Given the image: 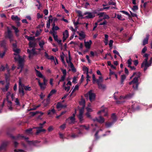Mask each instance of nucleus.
<instances>
[{"label":"nucleus","instance_id":"f257e3e1","mask_svg":"<svg viewBox=\"0 0 152 152\" xmlns=\"http://www.w3.org/2000/svg\"><path fill=\"white\" fill-rule=\"evenodd\" d=\"M13 51L16 53H14V54L15 55V56L14 58L15 61H18V69H21V70L19 73L23 69V68L24 64V59L23 58H21L20 56L18 54L20 53V50L19 49L17 48H15L13 49Z\"/></svg>","mask_w":152,"mask_h":152},{"label":"nucleus","instance_id":"f03ea898","mask_svg":"<svg viewBox=\"0 0 152 152\" xmlns=\"http://www.w3.org/2000/svg\"><path fill=\"white\" fill-rule=\"evenodd\" d=\"M141 76V74L140 72H135L133 73L132 75L130 77V79H131L133 77L135 76L133 80L129 83V84L130 85L133 84V87L135 90L137 89L139 84L138 79Z\"/></svg>","mask_w":152,"mask_h":152},{"label":"nucleus","instance_id":"7ed1b4c3","mask_svg":"<svg viewBox=\"0 0 152 152\" xmlns=\"http://www.w3.org/2000/svg\"><path fill=\"white\" fill-rule=\"evenodd\" d=\"M11 131V130L10 129L9 131L7 132V135H10V137L11 138L14 140H18L19 138H24V139L26 140V141L29 144H32L33 145H34L35 144L37 143L38 142V141L37 140L36 141H29L28 140V137H25L24 136L21 135L20 134L18 135L16 137H15L14 136H12L10 135V133H9V131Z\"/></svg>","mask_w":152,"mask_h":152},{"label":"nucleus","instance_id":"20e7f679","mask_svg":"<svg viewBox=\"0 0 152 152\" xmlns=\"http://www.w3.org/2000/svg\"><path fill=\"white\" fill-rule=\"evenodd\" d=\"M93 83L94 84L96 83L98 86V88L100 89H104L106 88L105 85L102 84L103 81V78L102 76L99 77V79L96 78L95 75L94 74L92 75Z\"/></svg>","mask_w":152,"mask_h":152},{"label":"nucleus","instance_id":"39448f33","mask_svg":"<svg viewBox=\"0 0 152 152\" xmlns=\"http://www.w3.org/2000/svg\"><path fill=\"white\" fill-rule=\"evenodd\" d=\"M127 109V110L126 111L125 113L131 112V111H134L136 110H138L140 109V106L138 105V104L136 103L132 105L131 106H128L127 108L125 107Z\"/></svg>","mask_w":152,"mask_h":152},{"label":"nucleus","instance_id":"423d86ee","mask_svg":"<svg viewBox=\"0 0 152 152\" xmlns=\"http://www.w3.org/2000/svg\"><path fill=\"white\" fill-rule=\"evenodd\" d=\"M19 93L20 95L21 96H23L24 94V92L23 90V87L24 86V84L22 83L21 79L20 77L19 78Z\"/></svg>","mask_w":152,"mask_h":152},{"label":"nucleus","instance_id":"0eeeda50","mask_svg":"<svg viewBox=\"0 0 152 152\" xmlns=\"http://www.w3.org/2000/svg\"><path fill=\"white\" fill-rule=\"evenodd\" d=\"M71 58L70 55V54L69 51V59L68 60L67 58L66 59V62L68 64V65L70 66L72 71L74 72H76V69L74 67L73 63L71 61Z\"/></svg>","mask_w":152,"mask_h":152},{"label":"nucleus","instance_id":"6e6552de","mask_svg":"<svg viewBox=\"0 0 152 152\" xmlns=\"http://www.w3.org/2000/svg\"><path fill=\"white\" fill-rule=\"evenodd\" d=\"M88 95L89 97V99L90 101L92 102L95 100L96 97V95L94 93L92 92V90H90L88 92V94H85V97H88Z\"/></svg>","mask_w":152,"mask_h":152},{"label":"nucleus","instance_id":"1a4fd4ad","mask_svg":"<svg viewBox=\"0 0 152 152\" xmlns=\"http://www.w3.org/2000/svg\"><path fill=\"white\" fill-rule=\"evenodd\" d=\"M51 33L52 34L54 40L55 41L57 42L59 45V46L61 48V50H62V44L61 42V40H58V35L56 34V33L54 31L53 32H51Z\"/></svg>","mask_w":152,"mask_h":152},{"label":"nucleus","instance_id":"9d476101","mask_svg":"<svg viewBox=\"0 0 152 152\" xmlns=\"http://www.w3.org/2000/svg\"><path fill=\"white\" fill-rule=\"evenodd\" d=\"M8 29L7 32L5 33V38H8L10 39V41L11 43H12V42L13 41V35L11 31L8 28H7Z\"/></svg>","mask_w":152,"mask_h":152},{"label":"nucleus","instance_id":"9b49d317","mask_svg":"<svg viewBox=\"0 0 152 152\" xmlns=\"http://www.w3.org/2000/svg\"><path fill=\"white\" fill-rule=\"evenodd\" d=\"M151 66V64L148 62L147 59H145L141 64V67L142 68L144 67V71H145L148 68Z\"/></svg>","mask_w":152,"mask_h":152},{"label":"nucleus","instance_id":"f8f14e48","mask_svg":"<svg viewBox=\"0 0 152 152\" xmlns=\"http://www.w3.org/2000/svg\"><path fill=\"white\" fill-rule=\"evenodd\" d=\"M27 52L29 54L28 57L29 58H32L34 55L37 54V52L34 48H32L31 50L28 49L27 50Z\"/></svg>","mask_w":152,"mask_h":152},{"label":"nucleus","instance_id":"ddd939ff","mask_svg":"<svg viewBox=\"0 0 152 152\" xmlns=\"http://www.w3.org/2000/svg\"><path fill=\"white\" fill-rule=\"evenodd\" d=\"M56 91L55 89H52L51 90V91H50V93L48 95V99H47L46 100V101L47 102V104H45L44 106L46 107L47 106L48 104H49L50 103V99H49L50 97L53 95V94H55V93L56 92Z\"/></svg>","mask_w":152,"mask_h":152},{"label":"nucleus","instance_id":"4468645a","mask_svg":"<svg viewBox=\"0 0 152 152\" xmlns=\"http://www.w3.org/2000/svg\"><path fill=\"white\" fill-rule=\"evenodd\" d=\"M84 15H87L84 17H82L81 18L91 19L94 18L95 15L93 14L92 12H86L84 13Z\"/></svg>","mask_w":152,"mask_h":152},{"label":"nucleus","instance_id":"2eb2a0df","mask_svg":"<svg viewBox=\"0 0 152 152\" xmlns=\"http://www.w3.org/2000/svg\"><path fill=\"white\" fill-rule=\"evenodd\" d=\"M66 85V82H64L63 83V87L64 88V89L65 91H68L70 89V86L72 85V83L70 81H69L66 84V85H67V86H65Z\"/></svg>","mask_w":152,"mask_h":152},{"label":"nucleus","instance_id":"dca6fc26","mask_svg":"<svg viewBox=\"0 0 152 152\" xmlns=\"http://www.w3.org/2000/svg\"><path fill=\"white\" fill-rule=\"evenodd\" d=\"M103 113H104V114L103 115L104 116H106L107 115V109L106 108H103L102 109L99 111L97 113L99 115Z\"/></svg>","mask_w":152,"mask_h":152},{"label":"nucleus","instance_id":"f3484780","mask_svg":"<svg viewBox=\"0 0 152 152\" xmlns=\"http://www.w3.org/2000/svg\"><path fill=\"white\" fill-rule=\"evenodd\" d=\"M94 121H96L102 124L104 123V118L101 116H100L98 118H96L93 119Z\"/></svg>","mask_w":152,"mask_h":152},{"label":"nucleus","instance_id":"a211bd4d","mask_svg":"<svg viewBox=\"0 0 152 152\" xmlns=\"http://www.w3.org/2000/svg\"><path fill=\"white\" fill-rule=\"evenodd\" d=\"M132 60L131 58H130L127 61V63L128 64V67L130 68L131 70H135L136 68L134 66H131L132 64Z\"/></svg>","mask_w":152,"mask_h":152},{"label":"nucleus","instance_id":"6ab92c4d","mask_svg":"<svg viewBox=\"0 0 152 152\" xmlns=\"http://www.w3.org/2000/svg\"><path fill=\"white\" fill-rule=\"evenodd\" d=\"M8 144L7 142H4L2 143L0 146V151L2 150L6 151L7 146Z\"/></svg>","mask_w":152,"mask_h":152},{"label":"nucleus","instance_id":"aec40b11","mask_svg":"<svg viewBox=\"0 0 152 152\" xmlns=\"http://www.w3.org/2000/svg\"><path fill=\"white\" fill-rule=\"evenodd\" d=\"M63 42H64L66 39L69 36V34L68 32V31L67 30H66L63 33Z\"/></svg>","mask_w":152,"mask_h":152},{"label":"nucleus","instance_id":"412c9836","mask_svg":"<svg viewBox=\"0 0 152 152\" xmlns=\"http://www.w3.org/2000/svg\"><path fill=\"white\" fill-rule=\"evenodd\" d=\"M79 89V86L78 85H75V87L74 88V89L73 90L72 92L71 93L70 96H72V97H74L75 95V94L74 93V92L76 90H78Z\"/></svg>","mask_w":152,"mask_h":152},{"label":"nucleus","instance_id":"4be33fe9","mask_svg":"<svg viewBox=\"0 0 152 152\" xmlns=\"http://www.w3.org/2000/svg\"><path fill=\"white\" fill-rule=\"evenodd\" d=\"M45 56L48 59L53 61L55 62L54 57L53 56H49L46 52H45Z\"/></svg>","mask_w":152,"mask_h":152},{"label":"nucleus","instance_id":"5701e85b","mask_svg":"<svg viewBox=\"0 0 152 152\" xmlns=\"http://www.w3.org/2000/svg\"><path fill=\"white\" fill-rule=\"evenodd\" d=\"M92 44V41L90 40L89 42H85V45L86 48L88 49H89Z\"/></svg>","mask_w":152,"mask_h":152},{"label":"nucleus","instance_id":"b1692460","mask_svg":"<svg viewBox=\"0 0 152 152\" xmlns=\"http://www.w3.org/2000/svg\"><path fill=\"white\" fill-rule=\"evenodd\" d=\"M38 84L41 90H44L45 89L46 86V84H44V83H41L40 80H39L38 81Z\"/></svg>","mask_w":152,"mask_h":152},{"label":"nucleus","instance_id":"393cba45","mask_svg":"<svg viewBox=\"0 0 152 152\" xmlns=\"http://www.w3.org/2000/svg\"><path fill=\"white\" fill-rule=\"evenodd\" d=\"M149 36V34H147L146 35V37L143 40L142 43L143 45H144L148 43Z\"/></svg>","mask_w":152,"mask_h":152},{"label":"nucleus","instance_id":"a878e982","mask_svg":"<svg viewBox=\"0 0 152 152\" xmlns=\"http://www.w3.org/2000/svg\"><path fill=\"white\" fill-rule=\"evenodd\" d=\"M78 34L80 37L79 38V39H82L85 37L86 35L84 32L83 31H81V32L78 33Z\"/></svg>","mask_w":152,"mask_h":152},{"label":"nucleus","instance_id":"bb28decb","mask_svg":"<svg viewBox=\"0 0 152 152\" xmlns=\"http://www.w3.org/2000/svg\"><path fill=\"white\" fill-rule=\"evenodd\" d=\"M11 19L15 22L20 21V18L18 17L17 16H15L12 15L11 17Z\"/></svg>","mask_w":152,"mask_h":152},{"label":"nucleus","instance_id":"cd10ccee","mask_svg":"<svg viewBox=\"0 0 152 152\" xmlns=\"http://www.w3.org/2000/svg\"><path fill=\"white\" fill-rule=\"evenodd\" d=\"M8 103L7 104V106L9 107V109L12 110V102L10 101L9 99L8 100H7Z\"/></svg>","mask_w":152,"mask_h":152},{"label":"nucleus","instance_id":"c85d7f7f","mask_svg":"<svg viewBox=\"0 0 152 152\" xmlns=\"http://www.w3.org/2000/svg\"><path fill=\"white\" fill-rule=\"evenodd\" d=\"M46 130L44 129H38L37 130L36 132L35 133V134L36 135H38L41 132H45Z\"/></svg>","mask_w":152,"mask_h":152},{"label":"nucleus","instance_id":"c756f323","mask_svg":"<svg viewBox=\"0 0 152 152\" xmlns=\"http://www.w3.org/2000/svg\"><path fill=\"white\" fill-rule=\"evenodd\" d=\"M69 119L71 121V122L69 123V124H74L75 123V118L72 116L68 118L66 120V121H68Z\"/></svg>","mask_w":152,"mask_h":152},{"label":"nucleus","instance_id":"7c9ffc66","mask_svg":"<svg viewBox=\"0 0 152 152\" xmlns=\"http://www.w3.org/2000/svg\"><path fill=\"white\" fill-rule=\"evenodd\" d=\"M35 70L36 72V75L37 76L40 78H43V75L39 71L37 70L36 69H35Z\"/></svg>","mask_w":152,"mask_h":152},{"label":"nucleus","instance_id":"2f4dec72","mask_svg":"<svg viewBox=\"0 0 152 152\" xmlns=\"http://www.w3.org/2000/svg\"><path fill=\"white\" fill-rule=\"evenodd\" d=\"M36 43L35 42H29V47L31 48H34L36 46Z\"/></svg>","mask_w":152,"mask_h":152},{"label":"nucleus","instance_id":"473e14b6","mask_svg":"<svg viewBox=\"0 0 152 152\" xmlns=\"http://www.w3.org/2000/svg\"><path fill=\"white\" fill-rule=\"evenodd\" d=\"M148 3V2H145L144 3L143 5V10L147 12H148L149 11L146 8V5Z\"/></svg>","mask_w":152,"mask_h":152},{"label":"nucleus","instance_id":"72a5a7b5","mask_svg":"<svg viewBox=\"0 0 152 152\" xmlns=\"http://www.w3.org/2000/svg\"><path fill=\"white\" fill-rule=\"evenodd\" d=\"M79 104L82 106V107H85V101L84 99H82L81 101L79 102Z\"/></svg>","mask_w":152,"mask_h":152},{"label":"nucleus","instance_id":"f704fd0d","mask_svg":"<svg viewBox=\"0 0 152 152\" xmlns=\"http://www.w3.org/2000/svg\"><path fill=\"white\" fill-rule=\"evenodd\" d=\"M13 47V49L17 48V42L16 40H14L11 43Z\"/></svg>","mask_w":152,"mask_h":152},{"label":"nucleus","instance_id":"c9c22d12","mask_svg":"<svg viewBox=\"0 0 152 152\" xmlns=\"http://www.w3.org/2000/svg\"><path fill=\"white\" fill-rule=\"evenodd\" d=\"M112 75H114L115 78L116 79L118 78V76L117 74H115V72L113 71H112L110 69V73H109V75L110 76Z\"/></svg>","mask_w":152,"mask_h":152},{"label":"nucleus","instance_id":"e433bc0d","mask_svg":"<svg viewBox=\"0 0 152 152\" xmlns=\"http://www.w3.org/2000/svg\"><path fill=\"white\" fill-rule=\"evenodd\" d=\"M45 44V42L44 40H41L39 42V45L40 47L42 49L44 48V45Z\"/></svg>","mask_w":152,"mask_h":152},{"label":"nucleus","instance_id":"4c0bfd02","mask_svg":"<svg viewBox=\"0 0 152 152\" xmlns=\"http://www.w3.org/2000/svg\"><path fill=\"white\" fill-rule=\"evenodd\" d=\"M111 117L112 118L113 120V122L114 123L115 121H116L117 119V117H116V115L115 113H113L112 114Z\"/></svg>","mask_w":152,"mask_h":152},{"label":"nucleus","instance_id":"58836bf2","mask_svg":"<svg viewBox=\"0 0 152 152\" xmlns=\"http://www.w3.org/2000/svg\"><path fill=\"white\" fill-rule=\"evenodd\" d=\"M6 41L5 40H4L3 41H2L0 42V45L2 47H3L5 49V47H6Z\"/></svg>","mask_w":152,"mask_h":152},{"label":"nucleus","instance_id":"ea45409f","mask_svg":"<svg viewBox=\"0 0 152 152\" xmlns=\"http://www.w3.org/2000/svg\"><path fill=\"white\" fill-rule=\"evenodd\" d=\"M63 105L60 102H58L57 103L56 105V108L57 109H59L63 107Z\"/></svg>","mask_w":152,"mask_h":152},{"label":"nucleus","instance_id":"a19ab883","mask_svg":"<svg viewBox=\"0 0 152 152\" xmlns=\"http://www.w3.org/2000/svg\"><path fill=\"white\" fill-rule=\"evenodd\" d=\"M126 78V76L124 75H121V84H124V82Z\"/></svg>","mask_w":152,"mask_h":152},{"label":"nucleus","instance_id":"79ce46f5","mask_svg":"<svg viewBox=\"0 0 152 152\" xmlns=\"http://www.w3.org/2000/svg\"><path fill=\"white\" fill-rule=\"evenodd\" d=\"M78 118L80 122L81 123H82L83 120V115H79Z\"/></svg>","mask_w":152,"mask_h":152},{"label":"nucleus","instance_id":"37998d69","mask_svg":"<svg viewBox=\"0 0 152 152\" xmlns=\"http://www.w3.org/2000/svg\"><path fill=\"white\" fill-rule=\"evenodd\" d=\"M33 130L32 128H30L29 129H27L26 130V132L28 134H32V131Z\"/></svg>","mask_w":152,"mask_h":152},{"label":"nucleus","instance_id":"c03bdc74","mask_svg":"<svg viewBox=\"0 0 152 152\" xmlns=\"http://www.w3.org/2000/svg\"><path fill=\"white\" fill-rule=\"evenodd\" d=\"M114 123L113 121L112 122H107L105 123V125L107 127L110 126Z\"/></svg>","mask_w":152,"mask_h":152},{"label":"nucleus","instance_id":"a18cd8bd","mask_svg":"<svg viewBox=\"0 0 152 152\" xmlns=\"http://www.w3.org/2000/svg\"><path fill=\"white\" fill-rule=\"evenodd\" d=\"M51 112L53 114L55 113V109L53 108L51 110H49L48 112V115H50L51 114Z\"/></svg>","mask_w":152,"mask_h":152},{"label":"nucleus","instance_id":"49530a36","mask_svg":"<svg viewBox=\"0 0 152 152\" xmlns=\"http://www.w3.org/2000/svg\"><path fill=\"white\" fill-rule=\"evenodd\" d=\"M42 31V30L41 29H40L39 30H37L36 31V33L35 34V36L36 37H38V36H39L40 34L41 33Z\"/></svg>","mask_w":152,"mask_h":152},{"label":"nucleus","instance_id":"de8ad7c7","mask_svg":"<svg viewBox=\"0 0 152 152\" xmlns=\"http://www.w3.org/2000/svg\"><path fill=\"white\" fill-rule=\"evenodd\" d=\"M117 18L120 20H125V19L122 17L121 15L119 14L117 15Z\"/></svg>","mask_w":152,"mask_h":152},{"label":"nucleus","instance_id":"09e8293b","mask_svg":"<svg viewBox=\"0 0 152 152\" xmlns=\"http://www.w3.org/2000/svg\"><path fill=\"white\" fill-rule=\"evenodd\" d=\"M109 5H113L115 6H116V3L115 1H109L108 3Z\"/></svg>","mask_w":152,"mask_h":152},{"label":"nucleus","instance_id":"8fccbe9b","mask_svg":"<svg viewBox=\"0 0 152 152\" xmlns=\"http://www.w3.org/2000/svg\"><path fill=\"white\" fill-rule=\"evenodd\" d=\"M84 108L85 107H82L80 109L79 115H83L84 111Z\"/></svg>","mask_w":152,"mask_h":152},{"label":"nucleus","instance_id":"3c124183","mask_svg":"<svg viewBox=\"0 0 152 152\" xmlns=\"http://www.w3.org/2000/svg\"><path fill=\"white\" fill-rule=\"evenodd\" d=\"M9 88V83H7L5 86V88H3V90L4 91H7Z\"/></svg>","mask_w":152,"mask_h":152},{"label":"nucleus","instance_id":"603ef678","mask_svg":"<svg viewBox=\"0 0 152 152\" xmlns=\"http://www.w3.org/2000/svg\"><path fill=\"white\" fill-rule=\"evenodd\" d=\"M132 96V95L130 94H127L124 96V99H128L131 98Z\"/></svg>","mask_w":152,"mask_h":152},{"label":"nucleus","instance_id":"864d4df0","mask_svg":"<svg viewBox=\"0 0 152 152\" xmlns=\"http://www.w3.org/2000/svg\"><path fill=\"white\" fill-rule=\"evenodd\" d=\"M77 16L79 17H81L83 15H82V12L80 10L77 11Z\"/></svg>","mask_w":152,"mask_h":152},{"label":"nucleus","instance_id":"5fc2aeb1","mask_svg":"<svg viewBox=\"0 0 152 152\" xmlns=\"http://www.w3.org/2000/svg\"><path fill=\"white\" fill-rule=\"evenodd\" d=\"M43 17V15L42 14H40L39 13H38L37 14V18L38 19L42 18Z\"/></svg>","mask_w":152,"mask_h":152},{"label":"nucleus","instance_id":"6e6d98bb","mask_svg":"<svg viewBox=\"0 0 152 152\" xmlns=\"http://www.w3.org/2000/svg\"><path fill=\"white\" fill-rule=\"evenodd\" d=\"M54 129V128L53 126H49L48 129V130L49 132H51Z\"/></svg>","mask_w":152,"mask_h":152},{"label":"nucleus","instance_id":"4d7b16f0","mask_svg":"<svg viewBox=\"0 0 152 152\" xmlns=\"http://www.w3.org/2000/svg\"><path fill=\"white\" fill-rule=\"evenodd\" d=\"M121 12L126 15L128 16L129 17H131V15H130L127 12L125 11L124 10H122L120 11Z\"/></svg>","mask_w":152,"mask_h":152},{"label":"nucleus","instance_id":"13d9d810","mask_svg":"<svg viewBox=\"0 0 152 152\" xmlns=\"http://www.w3.org/2000/svg\"><path fill=\"white\" fill-rule=\"evenodd\" d=\"M83 71H84L85 72H86V74L88 73V68L87 67H83Z\"/></svg>","mask_w":152,"mask_h":152},{"label":"nucleus","instance_id":"bf43d9fd","mask_svg":"<svg viewBox=\"0 0 152 152\" xmlns=\"http://www.w3.org/2000/svg\"><path fill=\"white\" fill-rule=\"evenodd\" d=\"M26 91H30L31 90V87H29L28 86H26L24 87Z\"/></svg>","mask_w":152,"mask_h":152},{"label":"nucleus","instance_id":"052dcab7","mask_svg":"<svg viewBox=\"0 0 152 152\" xmlns=\"http://www.w3.org/2000/svg\"><path fill=\"white\" fill-rule=\"evenodd\" d=\"M15 152H26L23 150L22 149H15L14 150Z\"/></svg>","mask_w":152,"mask_h":152},{"label":"nucleus","instance_id":"680f3d73","mask_svg":"<svg viewBox=\"0 0 152 152\" xmlns=\"http://www.w3.org/2000/svg\"><path fill=\"white\" fill-rule=\"evenodd\" d=\"M66 76L65 75H62L61 79L59 80V82H63L65 80V79Z\"/></svg>","mask_w":152,"mask_h":152},{"label":"nucleus","instance_id":"e2e57ef3","mask_svg":"<svg viewBox=\"0 0 152 152\" xmlns=\"http://www.w3.org/2000/svg\"><path fill=\"white\" fill-rule=\"evenodd\" d=\"M11 93L10 92H8L6 94V99L8 100L9 99V97L11 96Z\"/></svg>","mask_w":152,"mask_h":152},{"label":"nucleus","instance_id":"0e129e2a","mask_svg":"<svg viewBox=\"0 0 152 152\" xmlns=\"http://www.w3.org/2000/svg\"><path fill=\"white\" fill-rule=\"evenodd\" d=\"M113 40H110L109 41V47L110 48H112L113 46Z\"/></svg>","mask_w":152,"mask_h":152},{"label":"nucleus","instance_id":"69168bd1","mask_svg":"<svg viewBox=\"0 0 152 152\" xmlns=\"http://www.w3.org/2000/svg\"><path fill=\"white\" fill-rule=\"evenodd\" d=\"M86 116L87 118L90 119L91 118V117L90 113L87 112L86 113Z\"/></svg>","mask_w":152,"mask_h":152},{"label":"nucleus","instance_id":"338daca9","mask_svg":"<svg viewBox=\"0 0 152 152\" xmlns=\"http://www.w3.org/2000/svg\"><path fill=\"white\" fill-rule=\"evenodd\" d=\"M134 65L135 66H137L139 62L137 60H134L133 61Z\"/></svg>","mask_w":152,"mask_h":152},{"label":"nucleus","instance_id":"774afa93","mask_svg":"<svg viewBox=\"0 0 152 152\" xmlns=\"http://www.w3.org/2000/svg\"><path fill=\"white\" fill-rule=\"evenodd\" d=\"M138 9V7L137 5H134L133 6L132 10L133 11L137 10Z\"/></svg>","mask_w":152,"mask_h":152}]
</instances>
